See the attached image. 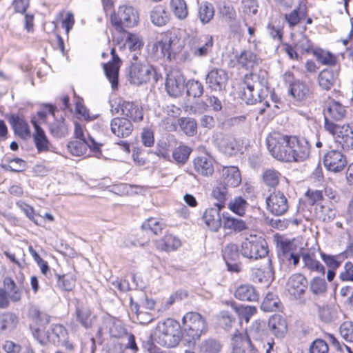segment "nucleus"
I'll return each mask as SVG.
<instances>
[{
	"label": "nucleus",
	"instance_id": "obj_1",
	"mask_svg": "<svg viewBox=\"0 0 353 353\" xmlns=\"http://www.w3.org/2000/svg\"><path fill=\"white\" fill-rule=\"evenodd\" d=\"M159 332L157 343L162 346L172 347L176 346L181 339V326L172 319H167L159 322L156 327Z\"/></svg>",
	"mask_w": 353,
	"mask_h": 353
},
{
	"label": "nucleus",
	"instance_id": "obj_2",
	"mask_svg": "<svg viewBox=\"0 0 353 353\" xmlns=\"http://www.w3.org/2000/svg\"><path fill=\"white\" fill-rule=\"evenodd\" d=\"M182 323L184 331L194 341L199 339L208 330L205 318L195 312L186 313L182 319Z\"/></svg>",
	"mask_w": 353,
	"mask_h": 353
},
{
	"label": "nucleus",
	"instance_id": "obj_3",
	"mask_svg": "<svg viewBox=\"0 0 353 353\" xmlns=\"http://www.w3.org/2000/svg\"><path fill=\"white\" fill-rule=\"evenodd\" d=\"M139 14L132 6H121L118 13L114 12L110 16V21L115 29L121 32L124 28H132L138 23Z\"/></svg>",
	"mask_w": 353,
	"mask_h": 353
},
{
	"label": "nucleus",
	"instance_id": "obj_4",
	"mask_svg": "<svg viewBox=\"0 0 353 353\" xmlns=\"http://www.w3.org/2000/svg\"><path fill=\"white\" fill-rule=\"evenodd\" d=\"M265 241L256 235H250L241 243V254L249 259L256 260L265 257L268 254Z\"/></svg>",
	"mask_w": 353,
	"mask_h": 353
},
{
	"label": "nucleus",
	"instance_id": "obj_5",
	"mask_svg": "<svg viewBox=\"0 0 353 353\" xmlns=\"http://www.w3.org/2000/svg\"><path fill=\"white\" fill-rule=\"evenodd\" d=\"M326 131L330 133L345 150L353 148V129L349 125H339L327 123L324 125Z\"/></svg>",
	"mask_w": 353,
	"mask_h": 353
},
{
	"label": "nucleus",
	"instance_id": "obj_6",
	"mask_svg": "<svg viewBox=\"0 0 353 353\" xmlns=\"http://www.w3.org/2000/svg\"><path fill=\"white\" fill-rule=\"evenodd\" d=\"M213 44V38L208 34L191 37L188 42L190 52L199 58L208 56L212 51Z\"/></svg>",
	"mask_w": 353,
	"mask_h": 353
},
{
	"label": "nucleus",
	"instance_id": "obj_7",
	"mask_svg": "<svg viewBox=\"0 0 353 353\" xmlns=\"http://www.w3.org/2000/svg\"><path fill=\"white\" fill-rule=\"evenodd\" d=\"M267 146L271 155L279 161L290 158L289 154L286 153L287 136L279 133H274L267 138Z\"/></svg>",
	"mask_w": 353,
	"mask_h": 353
},
{
	"label": "nucleus",
	"instance_id": "obj_8",
	"mask_svg": "<svg viewBox=\"0 0 353 353\" xmlns=\"http://www.w3.org/2000/svg\"><path fill=\"white\" fill-rule=\"evenodd\" d=\"M267 210L276 216L285 214L289 208L285 195L279 190H274L266 198Z\"/></svg>",
	"mask_w": 353,
	"mask_h": 353
},
{
	"label": "nucleus",
	"instance_id": "obj_9",
	"mask_svg": "<svg viewBox=\"0 0 353 353\" xmlns=\"http://www.w3.org/2000/svg\"><path fill=\"white\" fill-rule=\"evenodd\" d=\"M185 79L183 74L179 70H172L168 74L165 81V89L170 96L177 97L184 90Z\"/></svg>",
	"mask_w": 353,
	"mask_h": 353
},
{
	"label": "nucleus",
	"instance_id": "obj_10",
	"mask_svg": "<svg viewBox=\"0 0 353 353\" xmlns=\"http://www.w3.org/2000/svg\"><path fill=\"white\" fill-rule=\"evenodd\" d=\"M101 145L102 144L97 143L92 137L89 136L88 140L70 141L67 148L72 155L80 157L86 152L88 148L96 154H101L100 147Z\"/></svg>",
	"mask_w": 353,
	"mask_h": 353
},
{
	"label": "nucleus",
	"instance_id": "obj_11",
	"mask_svg": "<svg viewBox=\"0 0 353 353\" xmlns=\"http://www.w3.org/2000/svg\"><path fill=\"white\" fill-rule=\"evenodd\" d=\"M307 287V279L301 274L291 275L286 284L288 293L295 299H301Z\"/></svg>",
	"mask_w": 353,
	"mask_h": 353
},
{
	"label": "nucleus",
	"instance_id": "obj_12",
	"mask_svg": "<svg viewBox=\"0 0 353 353\" xmlns=\"http://www.w3.org/2000/svg\"><path fill=\"white\" fill-rule=\"evenodd\" d=\"M228 80L227 72L221 68H213L206 75L208 88L214 91L225 89Z\"/></svg>",
	"mask_w": 353,
	"mask_h": 353
},
{
	"label": "nucleus",
	"instance_id": "obj_13",
	"mask_svg": "<svg viewBox=\"0 0 353 353\" xmlns=\"http://www.w3.org/2000/svg\"><path fill=\"white\" fill-rule=\"evenodd\" d=\"M323 163L329 171L339 172L346 166L347 159L341 152L332 150L324 155Z\"/></svg>",
	"mask_w": 353,
	"mask_h": 353
},
{
	"label": "nucleus",
	"instance_id": "obj_14",
	"mask_svg": "<svg viewBox=\"0 0 353 353\" xmlns=\"http://www.w3.org/2000/svg\"><path fill=\"white\" fill-rule=\"evenodd\" d=\"M223 208L222 204H215L214 207L209 208L204 212L202 219L210 230L217 232L221 227L220 211Z\"/></svg>",
	"mask_w": 353,
	"mask_h": 353
},
{
	"label": "nucleus",
	"instance_id": "obj_15",
	"mask_svg": "<svg viewBox=\"0 0 353 353\" xmlns=\"http://www.w3.org/2000/svg\"><path fill=\"white\" fill-rule=\"evenodd\" d=\"M290 152L294 158L293 162L303 161L308 158L310 154V146L307 141L304 138L299 139L296 137L291 138Z\"/></svg>",
	"mask_w": 353,
	"mask_h": 353
},
{
	"label": "nucleus",
	"instance_id": "obj_16",
	"mask_svg": "<svg viewBox=\"0 0 353 353\" xmlns=\"http://www.w3.org/2000/svg\"><path fill=\"white\" fill-rule=\"evenodd\" d=\"M232 353H256L248 336L236 331L232 337Z\"/></svg>",
	"mask_w": 353,
	"mask_h": 353
},
{
	"label": "nucleus",
	"instance_id": "obj_17",
	"mask_svg": "<svg viewBox=\"0 0 353 353\" xmlns=\"http://www.w3.org/2000/svg\"><path fill=\"white\" fill-rule=\"evenodd\" d=\"M112 60L103 64V70L107 79L111 83L112 88L115 90L118 87V76L119 70V57L115 54L114 48L111 50Z\"/></svg>",
	"mask_w": 353,
	"mask_h": 353
},
{
	"label": "nucleus",
	"instance_id": "obj_18",
	"mask_svg": "<svg viewBox=\"0 0 353 353\" xmlns=\"http://www.w3.org/2000/svg\"><path fill=\"white\" fill-rule=\"evenodd\" d=\"M117 112H121V114L125 116L126 119L134 121H140L143 119V112L141 108L138 105L129 101H123L118 104L115 108Z\"/></svg>",
	"mask_w": 353,
	"mask_h": 353
},
{
	"label": "nucleus",
	"instance_id": "obj_19",
	"mask_svg": "<svg viewBox=\"0 0 353 353\" xmlns=\"http://www.w3.org/2000/svg\"><path fill=\"white\" fill-rule=\"evenodd\" d=\"M110 129L115 136L124 138L132 133L133 125L131 121L126 118L116 117L110 122Z\"/></svg>",
	"mask_w": 353,
	"mask_h": 353
},
{
	"label": "nucleus",
	"instance_id": "obj_20",
	"mask_svg": "<svg viewBox=\"0 0 353 353\" xmlns=\"http://www.w3.org/2000/svg\"><path fill=\"white\" fill-rule=\"evenodd\" d=\"M150 70L148 66L139 63L132 64L130 68L129 77L131 83L139 85L150 79Z\"/></svg>",
	"mask_w": 353,
	"mask_h": 353
},
{
	"label": "nucleus",
	"instance_id": "obj_21",
	"mask_svg": "<svg viewBox=\"0 0 353 353\" xmlns=\"http://www.w3.org/2000/svg\"><path fill=\"white\" fill-rule=\"evenodd\" d=\"M345 107L339 102L332 101L325 111V124L327 123H334L332 120L340 121L345 114Z\"/></svg>",
	"mask_w": 353,
	"mask_h": 353
},
{
	"label": "nucleus",
	"instance_id": "obj_22",
	"mask_svg": "<svg viewBox=\"0 0 353 353\" xmlns=\"http://www.w3.org/2000/svg\"><path fill=\"white\" fill-rule=\"evenodd\" d=\"M222 181L226 186L235 188L241 182V175L236 166L224 167L221 171Z\"/></svg>",
	"mask_w": 353,
	"mask_h": 353
},
{
	"label": "nucleus",
	"instance_id": "obj_23",
	"mask_svg": "<svg viewBox=\"0 0 353 353\" xmlns=\"http://www.w3.org/2000/svg\"><path fill=\"white\" fill-rule=\"evenodd\" d=\"M32 123L34 128L33 139L38 152H43L49 151L51 144L46 137L45 132L34 120H32Z\"/></svg>",
	"mask_w": 353,
	"mask_h": 353
},
{
	"label": "nucleus",
	"instance_id": "obj_24",
	"mask_svg": "<svg viewBox=\"0 0 353 353\" xmlns=\"http://www.w3.org/2000/svg\"><path fill=\"white\" fill-rule=\"evenodd\" d=\"M301 258L303 263V268L310 272L325 274V267L315 259L314 254L302 252Z\"/></svg>",
	"mask_w": 353,
	"mask_h": 353
},
{
	"label": "nucleus",
	"instance_id": "obj_25",
	"mask_svg": "<svg viewBox=\"0 0 353 353\" xmlns=\"http://www.w3.org/2000/svg\"><path fill=\"white\" fill-rule=\"evenodd\" d=\"M268 326L272 333L278 338H282L287 332V323L280 315L272 316L268 321Z\"/></svg>",
	"mask_w": 353,
	"mask_h": 353
},
{
	"label": "nucleus",
	"instance_id": "obj_26",
	"mask_svg": "<svg viewBox=\"0 0 353 353\" xmlns=\"http://www.w3.org/2000/svg\"><path fill=\"white\" fill-rule=\"evenodd\" d=\"M268 96V88H261L260 91L254 89L243 88L242 99L248 104H254L257 102L261 103Z\"/></svg>",
	"mask_w": 353,
	"mask_h": 353
},
{
	"label": "nucleus",
	"instance_id": "obj_27",
	"mask_svg": "<svg viewBox=\"0 0 353 353\" xmlns=\"http://www.w3.org/2000/svg\"><path fill=\"white\" fill-rule=\"evenodd\" d=\"M234 296L243 301H256L259 299L255 288L249 284L239 286L235 290Z\"/></svg>",
	"mask_w": 353,
	"mask_h": 353
},
{
	"label": "nucleus",
	"instance_id": "obj_28",
	"mask_svg": "<svg viewBox=\"0 0 353 353\" xmlns=\"http://www.w3.org/2000/svg\"><path fill=\"white\" fill-rule=\"evenodd\" d=\"M10 123L15 134L22 139L30 137V131L27 122L21 117L12 115L9 119Z\"/></svg>",
	"mask_w": 353,
	"mask_h": 353
},
{
	"label": "nucleus",
	"instance_id": "obj_29",
	"mask_svg": "<svg viewBox=\"0 0 353 353\" xmlns=\"http://www.w3.org/2000/svg\"><path fill=\"white\" fill-rule=\"evenodd\" d=\"M50 133L54 137L62 138L69 133V126L63 117L54 119L48 125Z\"/></svg>",
	"mask_w": 353,
	"mask_h": 353
},
{
	"label": "nucleus",
	"instance_id": "obj_30",
	"mask_svg": "<svg viewBox=\"0 0 353 353\" xmlns=\"http://www.w3.org/2000/svg\"><path fill=\"white\" fill-rule=\"evenodd\" d=\"M195 170L203 176H212L214 172V166L210 159L206 157H199L194 161Z\"/></svg>",
	"mask_w": 353,
	"mask_h": 353
},
{
	"label": "nucleus",
	"instance_id": "obj_31",
	"mask_svg": "<svg viewBox=\"0 0 353 353\" xmlns=\"http://www.w3.org/2000/svg\"><path fill=\"white\" fill-rule=\"evenodd\" d=\"M77 319L85 328L88 329L92 327L95 319V316L88 307L78 306L75 311Z\"/></svg>",
	"mask_w": 353,
	"mask_h": 353
},
{
	"label": "nucleus",
	"instance_id": "obj_32",
	"mask_svg": "<svg viewBox=\"0 0 353 353\" xmlns=\"http://www.w3.org/2000/svg\"><path fill=\"white\" fill-rule=\"evenodd\" d=\"M337 79V73L331 69L323 70L319 74V86L325 90H329L333 86Z\"/></svg>",
	"mask_w": 353,
	"mask_h": 353
},
{
	"label": "nucleus",
	"instance_id": "obj_33",
	"mask_svg": "<svg viewBox=\"0 0 353 353\" xmlns=\"http://www.w3.org/2000/svg\"><path fill=\"white\" fill-rule=\"evenodd\" d=\"M181 246V240L172 234H166L158 242L159 249L165 252H172L176 250Z\"/></svg>",
	"mask_w": 353,
	"mask_h": 353
},
{
	"label": "nucleus",
	"instance_id": "obj_34",
	"mask_svg": "<svg viewBox=\"0 0 353 353\" xmlns=\"http://www.w3.org/2000/svg\"><path fill=\"white\" fill-rule=\"evenodd\" d=\"M223 228L238 233L248 230L249 225L241 219L233 216H223Z\"/></svg>",
	"mask_w": 353,
	"mask_h": 353
},
{
	"label": "nucleus",
	"instance_id": "obj_35",
	"mask_svg": "<svg viewBox=\"0 0 353 353\" xmlns=\"http://www.w3.org/2000/svg\"><path fill=\"white\" fill-rule=\"evenodd\" d=\"M52 334L57 338V342L66 350L72 351L74 349L73 344L68 341L67 330L63 325H54L52 328Z\"/></svg>",
	"mask_w": 353,
	"mask_h": 353
},
{
	"label": "nucleus",
	"instance_id": "obj_36",
	"mask_svg": "<svg viewBox=\"0 0 353 353\" xmlns=\"http://www.w3.org/2000/svg\"><path fill=\"white\" fill-rule=\"evenodd\" d=\"M177 123L183 132L188 137H194L197 134V122L195 119L181 117Z\"/></svg>",
	"mask_w": 353,
	"mask_h": 353
},
{
	"label": "nucleus",
	"instance_id": "obj_37",
	"mask_svg": "<svg viewBox=\"0 0 353 353\" xmlns=\"http://www.w3.org/2000/svg\"><path fill=\"white\" fill-rule=\"evenodd\" d=\"M290 93L296 101L305 100L310 94L307 85L303 82L296 81L290 84Z\"/></svg>",
	"mask_w": 353,
	"mask_h": 353
},
{
	"label": "nucleus",
	"instance_id": "obj_38",
	"mask_svg": "<svg viewBox=\"0 0 353 353\" xmlns=\"http://www.w3.org/2000/svg\"><path fill=\"white\" fill-rule=\"evenodd\" d=\"M172 43V33L169 32H164L160 34V38H158V46L156 45V48L160 47L162 56L167 57L168 59H170V50Z\"/></svg>",
	"mask_w": 353,
	"mask_h": 353
},
{
	"label": "nucleus",
	"instance_id": "obj_39",
	"mask_svg": "<svg viewBox=\"0 0 353 353\" xmlns=\"http://www.w3.org/2000/svg\"><path fill=\"white\" fill-rule=\"evenodd\" d=\"M19 319L16 314L5 312L0 315V330L9 332L16 327Z\"/></svg>",
	"mask_w": 353,
	"mask_h": 353
},
{
	"label": "nucleus",
	"instance_id": "obj_40",
	"mask_svg": "<svg viewBox=\"0 0 353 353\" xmlns=\"http://www.w3.org/2000/svg\"><path fill=\"white\" fill-rule=\"evenodd\" d=\"M170 8L174 15L180 20H183L188 15V6L185 0H171Z\"/></svg>",
	"mask_w": 353,
	"mask_h": 353
},
{
	"label": "nucleus",
	"instance_id": "obj_41",
	"mask_svg": "<svg viewBox=\"0 0 353 353\" xmlns=\"http://www.w3.org/2000/svg\"><path fill=\"white\" fill-rule=\"evenodd\" d=\"M223 347L221 342L210 338L203 341L199 345V353H220Z\"/></svg>",
	"mask_w": 353,
	"mask_h": 353
},
{
	"label": "nucleus",
	"instance_id": "obj_42",
	"mask_svg": "<svg viewBox=\"0 0 353 353\" xmlns=\"http://www.w3.org/2000/svg\"><path fill=\"white\" fill-rule=\"evenodd\" d=\"M174 140V136L170 134L161 137L158 143V152L156 154L164 159L169 157V151L172 146L171 143Z\"/></svg>",
	"mask_w": 353,
	"mask_h": 353
},
{
	"label": "nucleus",
	"instance_id": "obj_43",
	"mask_svg": "<svg viewBox=\"0 0 353 353\" xmlns=\"http://www.w3.org/2000/svg\"><path fill=\"white\" fill-rule=\"evenodd\" d=\"M306 17L305 9L303 8H296L288 14H285V19L290 28L296 26L301 20Z\"/></svg>",
	"mask_w": 353,
	"mask_h": 353
},
{
	"label": "nucleus",
	"instance_id": "obj_44",
	"mask_svg": "<svg viewBox=\"0 0 353 353\" xmlns=\"http://www.w3.org/2000/svg\"><path fill=\"white\" fill-rule=\"evenodd\" d=\"M281 175L275 169H266L263 172L262 180L267 186L275 188L279 183Z\"/></svg>",
	"mask_w": 353,
	"mask_h": 353
},
{
	"label": "nucleus",
	"instance_id": "obj_45",
	"mask_svg": "<svg viewBox=\"0 0 353 353\" xmlns=\"http://www.w3.org/2000/svg\"><path fill=\"white\" fill-rule=\"evenodd\" d=\"M241 66L246 68H252L258 64V58L256 55L250 50H244L242 52L237 59Z\"/></svg>",
	"mask_w": 353,
	"mask_h": 353
},
{
	"label": "nucleus",
	"instance_id": "obj_46",
	"mask_svg": "<svg viewBox=\"0 0 353 353\" xmlns=\"http://www.w3.org/2000/svg\"><path fill=\"white\" fill-rule=\"evenodd\" d=\"M214 15L213 6L209 2L202 3L199 9V17L203 24L208 23Z\"/></svg>",
	"mask_w": 353,
	"mask_h": 353
},
{
	"label": "nucleus",
	"instance_id": "obj_47",
	"mask_svg": "<svg viewBox=\"0 0 353 353\" xmlns=\"http://www.w3.org/2000/svg\"><path fill=\"white\" fill-rule=\"evenodd\" d=\"M243 84L248 89H254L260 91L261 88H268L266 82L260 81V77L256 73L246 74L244 77Z\"/></svg>",
	"mask_w": 353,
	"mask_h": 353
},
{
	"label": "nucleus",
	"instance_id": "obj_48",
	"mask_svg": "<svg viewBox=\"0 0 353 353\" xmlns=\"http://www.w3.org/2000/svg\"><path fill=\"white\" fill-rule=\"evenodd\" d=\"M310 290L314 295H323L327 291V283L324 278L316 276L310 281Z\"/></svg>",
	"mask_w": 353,
	"mask_h": 353
},
{
	"label": "nucleus",
	"instance_id": "obj_49",
	"mask_svg": "<svg viewBox=\"0 0 353 353\" xmlns=\"http://www.w3.org/2000/svg\"><path fill=\"white\" fill-rule=\"evenodd\" d=\"M232 307L236 312L240 319H243L247 323L250 317L256 312V308L254 306L241 305L236 306L234 303H232Z\"/></svg>",
	"mask_w": 353,
	"mask_h": 353
},
{
	"label": "nucleus",
	"instance_id": "obj_50",
	"mask_svg": "<svg viewBox=\"0 0 353 353\" xmlns=\"http://www.w3.org/2000/svg\"><path fill=\"white\" fill-rule=\"evenodd\" d=\"M185 87L187 94L190 97L199 98L202 96L203 93V85L197 80H189L185 83Z\"/></svg>",
	"mask_w": 353,
	"mask_h": 353
},
{
	"label": "nucleus",
	"instance_id": "obj_51",
	"mask_svg": "<svg viewBox=\"0 0 353 353\" xmlns=\"http://www.w3.org/2000/svg\"><path fill=\"white\" fill-rule=\"evenodd\" d=\"M223 256L230 268V262L236 261L239 257V249L237 245L230 243L225 247Z\"/></svg>",
	"mask_w": 353,
	"mask_h": 353
},
{
	"label": "nucleus",
	"instance_id": "obj_52",
	"mask_svg": "<svg viewBox=\"0 0 353 353\" xmlns=\"http://www.w3.org/2000/svg\"><path fill=\"white\" fill-rule=\"evenodd\" d=\"M315 214L319 219L324 222L332 221L336 216L335 210L321 204H316Z\"/></svg>",
	"mask_w": 353,
	"mask_h": 353
},
{
	"label": "nucleus",
	"instance_id": "obj_53",
	"mask_svg": "<svg viewBox=\"0 0 353 353\" xmlns=\"http://www.w3.org/2000/svg\"><path fill=\"white\" fill-rule=\"evenodd\" d=\"M279 298L272 293L267 294L261 304V309L265 312L275 311L279 308Z\"/></svg>",
	"mask_w": 353,
	"mask_h": 353
},
{
	"label": "nucleus",
	"instance_id": "obj_54",
	"mask_svg": "<svg viewBox=\"0 0 353 353\" xmlns=\"http://www.w3.org/2000/svg\"><path fill=\"white\" fill-rule=\"evenodd\" d=\"M212 195L218 201L216 204H222L223 205L225 201L230 196L226 185L222 183L214 188Z\"/></svg>",
	"mask_w": 353,
	"mask_h": 353
},
{
	"label": "nucleus",
	"instance_id": "obj_55",
	"mask_svg": "<svg viewBox=\"0 0 353 353\" xmlns=\"http://www.w3.org/2000/svg\"><path fill=\"white\" fill-rule=\"evenodd\" d=\"M275 241L279 249V254H283L285 258L290 255L292 249V243L290 240L281 236H275Z\"/></svg>",
	"mask_w": 353,
	"mask_h": 353
},
{
	"label": "nucleus",
	"instance_id": "obj_56",
	"mask_svg": "<svg viewBox=\"0 0 353 353\" xmlns=\"http://www.w3.org/2000/svg\"><path fill=\"white\" fill-rule=\"evenodd\" d=\"M248 205L247 201L241 196L234 198L229 204V208L238 215L242 216Z\"/></svg>",
	"mask_w": 353,
	"mask_h": 353
},
{
	"label": "nucleus",
	"instance_id": "obj_57",
	"mask_svg": "<svg viewBox=\"0 0 353 353\" xmlns=\"http://www.w3.org/2000/svg\"><path fill=\"white\" fill-rule=\"evenodd\" d=\"M258 8L257 0H241V11L245 16L252 17L256 14Z\"/></svg>",
	"mask_w": 353,
	"mask_h": 353
},
{
	"label": "nucleus",
	"instance_id": "obj_58",
	"mask_svg": "<svg viewBox=\"0 0 353 353\" xmlns=\"http://www.w3.org/2000/svg\"><path fill=\"white\" fill-rule=\"evenodd\" d=\"M191 152V149L185 145H181L176 148L172 153V157L178 163H185Z\"/></svg>",
	"mask_w": 353,
	"mask_h": 353
},
{
	"label": "nucleus",
	"instance_id": "obj_59",
	"mask_svg": "<svg viewBox=\"0 0 353 353\" xmlns=\"http://www.w3.org/2000/svg\"><path fill=\"white\" fill-rule=\"evenodd\" d=\"M169 12L163 5L156 6V26L165 25L169 21Z\"/></svg>",
	"mask_w": 353,
	"mask_h": 353
},
{
	"label": "nucleus",
	"instance_id": "obj_60",
	"mask_svg": "<svg viewBox=\"0 0 353 353\" xmlns=\"http://www.w3.org/2000/svg\"><path fill=\"white\" fill-rule=\"evenodd\" d=\"M317 61L323 65H334L336 63V57L329 52L323 50L314 52Z\"/></svg>",
	"mask_w": 353,
	"mask_h": 353
},
{
	"label": "nucleus",
	"instance_id": "obj_61",
	"mask_svg": "<svg viewBox=\"0 0 353 353\" xmlns=\"http://www.w3.org/2000/svg\"><path fill=\"white\" fill-rule=\"evenodd\" d=\"M58 285L63 290H72L75 285V279L70 274L58 276Z\"/></svg>",
	"mask_w": 353,
	"mask_h": 353
},
{
	"label": "nucleus",
	"instance_id": "obj_62",
	"mask_svg": "<svg viewBox=\"0 0 353 353\" xmlns=\"http://www.w3.org/2000/svg\"><path fill=\"white\" fill-rule=\"evenodd\" d=\"M209 105L207 102L199 101L192 103L190 106H187L185 110L190 114H201L207 111Z\"/></svg>",
	"mask_w": 353,
	"mask_h": 353
},
{
	"label": "nucleus",
	"instance_id": "obj_63",
	"mask_svg": "<svg viewBox=\"0 0 353 353\" xmlns=\"http://www.w3.org/2000/svg\"><path fill=\"white\" fill-rule=\"evenodd\" d=\"M340 334L347 342H353V322L345 321L340 326Z\"/></svg>",
	"mask_w": 353,
	"mask_h": 353
},
{
	"label": "nucleus",
	"instance_id": "obj_64",
	"mask_svg": "<svg viewBox=\"0 0 353 353\" xmlns=\"http://www.w3.org/2000/svg\"><path fill=\"white\" fill-rule=\"evenodd\" d=\"M328 345L325 341L316 339L313 341L310 347V353H328Z\"/></svg>",
	"mask_w": 353,
	"mask_h": 353
}]
</instances>
